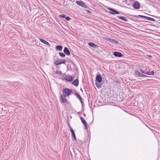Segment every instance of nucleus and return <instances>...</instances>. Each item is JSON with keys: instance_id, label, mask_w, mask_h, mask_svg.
<instances>
[{"instance_id": "obj_1", "label": "nucleus", "mask_w": 160, "mask_h": 160, "mask_svg": "<svg viewBox=\"0 0 160 160\" xmlns=\"http://www.w3.org/2000/svg\"><path fill=\"white\" fill-rule=\"evenodd\" d=\"M62 93L64 97H67L69 96L72 93V92L71 90L66 88L63 89Z\"/></svg>"}, {"instance_id": "obj_2", "label": "nucleus", "mask_w": 160, "mask_h": 160, "mask_svg": "<svg viewBox=\"0 0 160 160\" xmlns=\"http://www.w3.org/2000/svg\"><path fill=\"white\" fill-rule=\"evenodd\" d=\"M76 2L78 5L82 7L85 8H88V6L86 4L82 1H77Z\"/></svg>"}, {"instance_id": "obj_3", "label": "nucleus", "mask_w": 160, "mask_h": 160, "mask_svg": "<svg viewBox=\"0 0 160 160\" xmlns=\"http://www.w3.org/2000/svg\"><path fill=\"white\" fill-rule=\"evenodd\" d=\"M107 9L111 11L109 12L112 15L118 14H120V12H119L113 8H108Z\"/></svg>"}, {"instance_id": "obj_4", "label": "nucleus", "mask_w": 160, "mask_h": 160, "mask_svg": "<svg viewBox=\"0 0 160 160\" xmlns=\"http://www.w3.org/2000/svg\"><path fill=\"white\" fill-rule=\"evenodd\" d=\"M132 1L134 2L133 5V7L135 9H138L140 8V4L137 1H134L133 0H130V1Z\"/></svg>"}, {"instance_id": "obj_5", "label": "nucleus", "mask_w": 160, "mask_h": 160, "mask_svg": "<svg viewBox=\"0 0 160 160\" xmlns=\"http://www.w3.org/2000/svg\"><path fill=\"white\" fill-rule=\"evenodd\" d=\"M73 79V78L72 77L69 75L66 76L63 78L64 80H65L69 82H72Z\"/></svg>"}, {"instance_id": "obj_6", "label": "nucleus", "mask_w": 160, "mask_h": 160, "mask_svg": "<svg viewBox=\"0 0 160 160\" xmlns=\"http://www.w3.org/2000/svg\"><path fill=\"white\" fill-rule=\"evenodd\" d=\"M142 74L137 70H135L134 71V75L136 77H142Z\"/></svg>"}, {"instance_id": "obj_7", "label": "nucleus", "mask_w": 160, "mask_h": 160, "mask_svg": "<svg viewBox=\"0 0 160 160\" xmlns=\"http://www.w3.org/2000/svg\"><path fill=\"white\" fill-rule=\"evenodd\" d=\"M59 99L61 103H64L67 102L65 97H64L63 94L61 95L59 98Z\"/></svg>"}, {"instance_id": "obj_8", "label": "nucleus", "mask_w": 160, "mask_h": 160, "mask_svg": "<svg viewBox=\"0 0 160 160\" xmlns=\"http://www.w3.org/2000/svg\"><path fill=\"white\" fill-rule=\"evenodd\" d=\"M99 74H97L96 75V81H97L99 83L101 82L102 81V78L101 75H100V73L98 72V73Z\"/></svg>"}, {"instance_id": "obj_9", "label": "nucleus", "mask_w": 160, "mask_h": 160, "mask_svg": "<svg viewBox=\"0 0 160 160\" xmlns=\"http://www.w3.org/2000/svg\"><path fill=\"white\" fill-rule=\"evenodd\" d=\"M114 56L117 57L121 58L122 57L123 55L121 53L119 52H114L113 53Z\"/></svg>"}, {"instance_id": "obj_10", "label": "nucleus", "mask_w": 160, "mask_h": 160, "mask_svg": "<svg viewBox=\"0 0 160 160\" xmlns=\"http://www.w3.org/2000/svg\"><path fill=\"white\" fill-rule=\"evenodd\" d=\"M88 45L90 47L94 48H97L98 46V45L94 43L89 42L88 43Z\"/></svg>"}, {"instance_id": "obj_11", "label": "nucleus", "mask_w": 160, "mask_h": 160, "mask_svg": "<svg viewBox=\"0 0 160 160\" xmlns=\"http://www.w3.org/2000/svg\"><path fill=\"white\" fill-rule=\"evenodd\" d=\"M74 94L77 97V98L80 101L81 103H82V99L79 94L76 92H75Z\"/></svg>"}, {"instance_id": "obj_12", "label": "nucleus", "mask_w": 160, "mask_h": 160, "mask_svg": "<svg viewBox=\"0 0 160 160\" xmlns=\"http://www.w3.org/2000/svg\"><path fill=\"white\" fill-rule=\"evenodd\" d=\"M64 52L67 55H69L70 54V52L68 48L67 47H65L63 50Z\"/></svg>"}, {"instance_id": "obj_13", "label": "nucleus", "mask_w": 160, "mask_h": 160, "mask_svg": "<svg viewBox=\"0 0 160 160\" xmlns=\"http://www.w3.org/2000/svg\"><path fill=\"white\" fill-rule=\"evenodd\" d=\"M39 40L42 43L48 45L49 47L50 46V44L46 40L42 38H39Z\"/></svg>"}, {"instance_id": "obj_14", "label": "nucleus", "mask_w": 160, "mask_h": 160, "mask_svg": "<svg viewBox=\"0 0 160 160\" xmlns=\"http://www.w3.org/2000/svg\"><path fill=\"white\" fill-rule=\"evenodd\" d=\"M72 84L76 87H77L78 85L79 81L78 79H76L74 80L72 82Z\"/></svg>"}, {"instance_id": "obj_15", "label": "nucleus", "mask_w": 160, "mask_h": 160, "mask_svg": "<svg viewBox=\"0 0 160 160\" xmlns=\"http://www.w3.org/2000/svg\"><path fill=\"white\" fill-rule=\"evenodd\" d=\"M117 18H118L120 19L125 21V22H127L128 21V19H127V18L124 17L122 16H117Z\"/></svg>"}, {"instance_id": "obj_16", "label": "nucleus", "mask_w": 160, "mask_h": 160, "mask_svg": "<svg viewBox=\"0 0 160 160\" xmlns=\"http://www.w3.org/2000/svg\"><path fill=\"white\" fill-rule=\"evenodd\" d=\"M61 60L58 59H57L56 60H55L54 62V64L56 66H58L59 65L62 64V63H60L61 62Z\"/></svg>"}, {"instance_id": "obj_17", "label": "nucleus", "mask_w": 160, "mask_h": 160, "mask_svg": "<svg viewBox=\"0 0 160 160\" xmlns=\"http://www.w3.org/2000/svg\"><path fill=\"white\" fill-rule=\"evenodd\" d=\"M132 17H136L137 18L138 17H140L144 18L146 19L147 16L142 15H131Z\"/></svg>"}, {"instance_id": "obj_18", "label": "nucleus", "mask_w": 160, "mask_h": 160, "mask_svg": "<svg viewBox=\"0 0 160 160\" xmlns=\"http://www.w3.org/2000/svg\"><path fill=\"white\" fill-rule=\"evenodd\" d=\"M56 50L61 51L62 50V46L61 45H57L55 47Z\"/></svg>"}, {"instance_id": "obj_19", "label": "nucleus", "mask_w": 160, "mask_h": 160, "mask_svg": "<svg viewBox=\"0 0 160 160\" xmlns=\"http://www.w3.org/2000/svg\"><path fill=\"white\" fill-rule=\"evenodd\" d=\"M154 71L152 70L151 71H147L146 72V74H148V75H154Z\"/></svg>"}, {"instance_id": "obj_20", "label": "nucleus", "mask_w": 160, "mask_h": 160, "mask_svg": "<svg viewBox=\"0 0 160 160\" xmlns=\"http://www.w3.org/2000/svg\"><path fill=\"white\" fill-rule=\"evenodd\" d=\"M82 123L84 125L87 123L85 120L82 117L80 116Z\"/></svg>"}, {"instance_id": "obj_21", "label": "nucleus", "mask_w": 160, "mask_h": 160, "mask_svg": "<svg viewBox=\"0 0 160 160\" xmlns=\"http://www.w3.org/2000/svg\"><path fill=\"white\" fill-rule=\"evenodd\" d=\"M146 19L147 20H149V21H155V20L154 19L152 18H151V17H147Z\"/></svg>"}, {"instance_id": "obj_22", "label": "nucleus", "mask_w": 160, "mask_h": 160, "mask_svg": "<svg viewBox=\"0 0 160 160\" xmlns=\"http://www.w3.org/2000/svg\"><path fill=\"white\" fill-rule=\"evenodd\" d=\"M59 55L62 58H64L65 56V54L63 53V52H60L59 53Z\"/></svg>"}, {"instance_id": "obj_23", "label": "nucleus", "mask_w": 160, "mask_h": 160, "mask_svg": "<svg viewBox=\"0 0 160 160\" xmlns=\"http://www.w3.org/2000/svg\"><path fill=\"white\" fill-rule=\"evenodd\" d=\"M95 85L98 88H100L101 87V84H99L98 83L96 82Z\"/></svg>"}, {"instance_id": "obj_24", "label": "nucleus", "mask_w": 160, "mask_h": 160, "mask_svg": "<svg viewBox=\"0 0 160 160\" xmlns=\"http://www.w3.org/2000/svg\"><path fill=\"white\" fill-rule=\"evenodd\" d=\"M71 132L72 137L74 136L75 135V134L74 132V131L73 130V129L72 128H71Z\"/></svg>"}, {"instance_id": "obj_25", "label": "nucleus", "mask_w": 160, "mask_h": 160, "mask_svg": "<svg viewBox=\"0 0 160 160\" xmlns=\"http://www.w3.org/2000/svg\"><path fill=\"white\" fill-rule=\"evenodd\" d=\"M139 70L140 71V72H141L142 73H144V74H146V72L144 70H143L142 69H139Z\"/></svg>"}, {"instance_id": "obj_26", "label": "nucleus", "mask_w": 160, "mask_h": 160, "mask_svg": "<svg viewBox=\"0 0 160 160\" xmlns=\"http://www.w3.org/2000/svg\"><path fill=\"white\" fill-rule=\"evenodd\" d=\"M55 73L56 74H59L60 75H62V74L61 72L60 71L58 70H56V72H55Z\"/></svg>"}, {"instance_id": "obj_27", "label": "nucleus", "mask_w": 160, "mask_h": 160, "mask_svg": "<svg viewBox=\"0 0 160 160\" xmlns=\"http://www.w3.org/2000/svg\"><path fill=\"white\" fill-rule=\"evenodd\" d=\"M113 39H111V38H108V40L107 41L110 42V43H112V42H113Z\"/></svg>"}, {"instance_id": "obj_28", "label": "nucleus", "mask_w": 160, "mask_h": 160, "mask_svg": "<svg viewBox=\"0 0 160 160\" xmlns=\"http://www.w3.org/2000/svg\"><path fill=\"white\" fill-rule=\"evenodd\" d=\"M66 15L64 14H62L61 15H59V17H61V18H66Z\"/></svg>"}, {"instance_id": "obj_29", "label": "nucleus", "mask_w": 160, "mask_h": 160, "mask_svg": "<svg viewBox=\"0 0 160 160\" xmlns=\"http://www.w3.org/2000/svg\"><path fill=\"white\" fill-rule=\"evenodd\" d=\"M112 43L117 44L118 43V42L117 40L113 39Z\"/></svg>"}, {"instance_id": "obj_30", "label": "nucleus", "mask_w": 160, "mask_h": 160, "mask_svg": "<svg viewBox=\"0 0 160 160\" xmlns=\"http://www.w3.org/2000/svg\"><path fill=\"white\" fill-rule=\"evenodd\" d=\"M61 62L60 63L65 64V63L66 62V60H61Z\"/></svg>"}, {"instance_id": "obj_31", "label": "nucleus", "mask_w": 160, "mask_h": 160, "mask_svg": "<svg viewBox=\"0 0 160 160\" xmlns=\"http://www.w3.org/2000/svg\"><path fill=\"white\" fill-rule=\"evenodd\" d=\"M65 19L67 21H69L70 20L71 18L69 17H66Z\"/></svg>"}, {"instance_id": "obj_32", "label": "nucleus", "mask_w": 160, "mask_h": 160, "mask_svg": "<svg viewBox=\"0 0 160 160\" xmlns=\"http://www.w3.org/2000/svg\"><path fill=\"white\" fill-rule=\"evenodd\" d=\"M84 129H88V125H87V124H84Z\"/></svg>"}, {"instance_id": "obj_33", "label": "nucleus", "mask_w": 160, "mask_h": 160, "mask_svg": "<svg viewBox=\"0 0 160 160\" xmlns=\"http://www.w3.org/2000/svg\"><path fill=\"white\" fill-rule=\"evenodd\" d=\"M149 77V76H147L145 75H144V74H142V77Z\"/></svg>"}, {"instance_id": "obj_34", "label": "nucleus", "mask_w": 160, "mask_h": 160, "mask_svg": "<svg viewBox=\"0 0 160 160\" xmlns=\"http://www.w3.org/2000/svg\"><path fill=\"white\" fill-rule=\"evenodd\" d=\"M72 137L73 138H74V139L75 140H76V136H75H75H73Z\"/></svg>"}, {"instance_id": "obj_35", "label": "nucleus", "mask_w": 160, "mask_h": 160, "mask_svg": "<svg viewBox=\"0 0 160 160\" xmlns=\"http://www.w3.org/2000/svg\"><path fill=\"white\" fill-rule=\"evenodd\" d=\"M83 116H84V117H86V114H85V113H83Z\"/></svg>"}, {"instance_id": "obj_36", "label": "nucleus", "mask_w": 160, "mask_h": 160, "mask_svg": "<svg viewBox=\"0 0 160 160\" xmlns=\"http://www.w3.org/2000/svg\"><path fill=\"white\" fill-rule=\"evenodd\" d=\"M148 57H150V58H152V56L151 55H148Z\"/></svg>"}, {"instance_id": "obj_37", "label": "nucleus", "mask_w": 160, "mask_h": 160, "mask_svg": "<svg viewBox=\"0 0 160 160\" xmlns=\"http://www.w3.org/2000/svg\"><path fill=\"white\" fill-rule=\"evenodd\" d=\"M80 90H81L82 91V92H83L82 90V88H80Z\"/></svg>"}, {"instance_id": "obj_38", "label": "nucleus", "mask_w": 160, "mask_h": 160, "mask_svg": "<svg viewBox=\"0 0 160 160\" xmlns=\"http://www.w3.org/2000/svg\"><path fill=\"white\" fill-rule=\"evenodd\" d=\"M88 12H90V11H88Z\"/></svg>"}]
</instances>
